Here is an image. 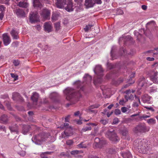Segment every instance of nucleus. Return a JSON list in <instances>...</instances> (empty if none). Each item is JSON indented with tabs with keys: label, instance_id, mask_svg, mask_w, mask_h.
Here are the masks:
<instances>
[{
	"label": "nucleus",
	"instance_id": "15",
	"mask_svg": "<svg viewBox=\"0 0 158 158\" xmlns=\"http://www.w3.org/2000/svg\"><path fill=\"white\" fill-rule=\"evenodd\" d=\"M140 113V112H139L136 114L131 115L130 116V118H129V119L131 120H135L136 121H139L140 120V118H139V116L138 117H136L139 116Z\"/></svg>",
	"mask_w": 158,
	"mask_h": 158
},
{
	"label": "nucleus",
	"instance_id": "34",
	"mask_svg": "<svg viewBox=\"0 0 158 158\" xmlns=\"http://www.w3.org/2000/svg\"><path fill=\"white\" fill-rule=\"evenodd\" d=\"M78 148H85L87 147V145L85 144H84L83 142H82L81 143L77 145Z\"/></svg>",
	"mask_w": 158,
	"mask_h": 158
},
{
	"label": "nucleus",
	"instance_id": "9",
	"mask_svg": "<svg viewBox=\"0 0 158 158\" xmlns=\"http://www.w3.org/2000/svg\"><path fill=\"white\" fill-rule=\"evenodd\" d=\"M157 71H154L152 72L151 75L150 77L151 80L154 83L156 84L158 83V80L157 77Z\"/></svg>",
	"mask_w": 158,
	"mask_h": 158
},
{
	"label": "nucleus",
	"instance_id": "27",
	"mask_svg": "<svg viewBox=\"0 0 158 158\" xmlns=\"http://www.w3.org/2000/svg\"><path fill=\"white\" fill-rule=\"evenodd\" d=\"M33 5L34 7L41 8L42 7V4L40 3V0H34Z\"/></svg>",
	"mask_w": 158,
	"mask_h": 158
},
{
	"label": "nucleus",
	"instance_id": "25",
	"mask_svg": "<svg viewBox=\"0 0 158 158\" xmlns=\"http://www.w3.org/2000/svg\"><path fill=\"white\" fill-rule=\"evenodd\" d=\"M121 154L123 158H131L132 157V155L128 151L122 153Z\"/></svg>",
	"mask_w": 158,
	"mask_h": 158
},
{
	"label": "nucleus",
	"instance_id": "51",
	"mask_svg": "<svg viewBox=\"0 0 158 158\" xmlns=\"http://www.w3.org/2000/svg\"><path fill=\"white\" fill-rule=\"evenodd\" d=\"M13 64L15 66H18L19 64V61L18 60H15L13 61Z\"/></svg>",
	"mask_w": 158,
	"mask_h": 158
},
{
	"label": "nucleus",
	"instance_id": "41",
	"mask_svg": "<svg viewBox=\"0 0 158 158\" xmlns=\"http://www.w3.org/2000/svg\"><path fill=\"white\" fill-rule=\"evenodd\" d=\"M150 116V115H143L141 116H139V118H140V120H142L143 119H145V118H149Z\"/></svg>",
	"mask_w": 158,
	"mask_h": 158
},
{
	"label": "nucleus",
	"instance_id": "35",
	"mask_svg": "<svg viewBox=\"0 0 158 158\" xmlns=\"http://www.w3.org/2000/svg\"><path fill=\"white\" fill-rule=\"evenodd\" d=\"M128 130L127 129H124L122 131V134L123 136H124L123 137L125 139V136L127 135L128 134Z\"/></svg>",
	"mask_w": 158,
	"mask_h": 158
},
{
	"label": "nucleus",
	"instance_id": "58",
	"mask_svg": "<svg viewBox=\"0 0 158 158\" xmlns=\"http://www.w3.org/2000/svg\"><path fill=\"white\" fill-rule=\"evenodd\" d=\"M145 108H146L148 110H152L153 111H154V109L151 107H145Z\"/></svg>",
	"mask_w": 158,
	"mask_h": 158
},
{
	"label": "nucleus",
	"instance_id": "10",
	"mask_svg": "<svg viewBox=\"0 0 158 158\" xmlns=\"http://www.w3.org/2000/svg\"><path fill=\"white\" fill-rule=\"evenodd\" d=\"M95 145L96 148H101L102 147L103 145L105 144L106 142L103 140H100L98 138H95L94 140Z\"/></svg>",
	"mask_w": 158,
	"mask_h": 158
},
{
	"label": "nucleus",
	"instance_id": "26",
	"mask_svg": "<svg viewBox=\"0 0 158 158\" xmlns=\"http://www.w3.org/2000/svg\"><path fill=\"white\" fill-rule=\"evenodd\" d=\"M8 118L7 116L5 115H3L0 117V122L2 123H7Z\"/></svg>",
	"mask_w": 158,
	"mask_h": 158
},
{
	"label": "nucleus",
	"instance_id": "46",
	"mask_svg": "<svg viewBox=\"0 0 158 158\" xmlns=\"http://www.w3.org/2000/svg\"><path fill=\"white\" fill-rule=\"evenodd\" d=\"M134 34L135 35H137V39H139V37L140 36H141V35L137 31H135L134 32Z\"/></svg>",
	"mask_w": 158,
	"mask_h": 158
},
{
	"label": "nucleus",
	"instance_id": "50",
	"mask_svg": "<svg viewBox=\"0 0 158 158\" xmlns=\"http://www.w3.org/2000/svg\"><path fill=\"white\" fill-rule=\"evenodd\" d=\"M100 122L104 125H106L108 123V121L105 119L102 120L100 121Z\"/></svg>",
	"mask_w": 158,
	"mask_h": 158
},
{
	"label": "nucleus",
	"instance_id": "55",
	"mask_svg": "<svg viewBox=\"0 0 158 158\" xmlns=\"http://www.w3.org/2000/svg\"><path fill=\"white\" fill-rule=\"evenodd\" d=\"M108 67L109 69H111L112 68H114L113 65L111 64H108Z\"/></svg>",
	"mask_w": 158,
	"mask_h": 158
},
{
	"label": "nucleus",
	"instance_id": "45",
	"mask_svg": "<svg viewBox=\"0 0 158 158\" xmlns=\"http://www.w3.org/2000/svg\"><path fill=\"white\" fill-rule=\"evenodd\" d=\"M128 110V109L126 107H123L121 108L122 111L124 113L126 112Z\"/></svg>",
	"mask_w": 158,
	"mask_h": 158
},
{
	"label": "nucleus",
	"instance_id": "31",
	"mask_svg": "<svg viewBox=\"0 0 158 158\" xmlns=\"http://www.w3.org/2000/svg\"><path fill=\"white\" fill-rule=\"evenodd\" d=\"M91 129L90 126L88 124L86 126L84 127L82 129V131H87L90 130Z\"/></svg>",
	"mask_w": 158,
	"mask_h": 158
},
{
	"label": "nucleus",
	"instance_id": "23",
	"mask_svg": "<svg viewBox=\"0 0 158 158\" xmlns=\"http://www.w3.org/2000/svg\"><path fill=\"white\" fill-rule=\"evenodd\" d=\"M151 97L148 95H144L142 97V99L144 103H149Z\"/></svg>",
	"mask_w": 158,
	"mask_h": 158
},
{
	"label": "nucleus",
	"instance_id": "48",
	"mask_svg": "<svg viewBox=\"0 0 158 158\" xmlns=\"http://www.w3.org/2000/svg\"><path fill=\"white\" fill-rule=\"evenodd\" d=\"M114 113L116 115H119L121 114L120 110L119 109H116L115 110Z\"/></svg>",
	"mask_w": 158,
	"mask_h": 158
},
{
	"label": "nucleus",
	"instance_id": "36",
	"mask_svg": "<svg viewBox=\"0 0 158 158\" xmlns=\"http://www.w3.org/2000/svg\"><path fill=\"white\" fill-rule=\"evenodd\" d=\"M54 27L56 30H59L60 28V22H57L55 23Z\"/></svg>",
	"mask_w": 158,
	"mask_h": 158
},
{
	"label": "nucleus",
	"instance_id": "28",
	"mask_svg": "<svg viewBox=\"0 0 158 158\" xmlns=\"http://www.w3.org/2000/svg\"><path fill=\"white\" fill-rule=\"evenodd\" d=\"M73 5L72 2H69L66 7H65V9L69 12H70L73 10Z\"/></svg>",
	"mask_w": 158,
	"mask_h": 158
},
{
	"label": "nucleus",
	"instance_id": "42",
	"mask_svg": "<svg viewBox=\"0 0 158 158\" xmlns=\"http://www.w3.org/2000/svg\"><path fill=\"white\" fill-rule=\"evenodd\" d=\"M92 26V25H86V26L84 28V29L86 32H87L89 31V29H90L91 28V27Z\"/></svg>",
	"mask_w": 158,
	"mask_h": 158
},
{
	"label": "nucleus",
	"instance_id": "54",
	"mask_svg": "<svg viewBox=\"0 0 158 158\" xmlns=\"http://www.w3.org/2000/svg\"><path fill=\"white\" fill-rule=\"evenodd\" d=\"M51 153L50 152H44L43 154H42L41 155V156L42 157V158H48L46 157H44V156H43V155H44V154H50V153Z\"/></svg>",
	"mask_w": 158,
	"mask_h": 158
},
{
	"label": "nucleus",
	"instance_id": "30",
	"mask_svg": "<svg viewBox=\"0 0 158 158\" xmlns=\"http://www.w3.org/2000/svg\"><path fill=\"white\" fill-rule=\"evenodd\" d=\"M18 6L21 7L26 8L28 6V4L26 2H20L19 3Z\"/></svg>",
	"mask_w": 158,
	"mask_h": 158
},
{
	"label": "nucleus",
	"instance_id": "6",
	"mask_svg": "<svg viewBox=\"0 0 158 158\" xmlns=\"http://www.w3.org/2000/svg\"><path fill=\"white\" fill-rule=\"evenodd\" d=\"M105 135L106 137L114 142H116L118 140V137L115 134L114 129L111 127H110L106 133Z\"/></svg>",
	"mask_w": 158,
	"mask_h": 158
},
{
	"label": "nucleus",
	"instance_id": "56",
	"mask_svg": "<svg viewBox=\"0 0 158 158\" xmlns=\"http://www.w3.org/2000/svg\"><path fill=\"white\" fill-rule=\"evenodd\" d=\"M146 59L148 61H153L154 60L153 57H147Z\"/></svg>",
	"mask_w": 158,
	"mask_h": 158
},
{
	"label": "nucleus",
	"instance_id": "24",
	"mask_svg": "<svg viewBox=\"0 0 158 158\" xmlns=\"http://www.w3.org/2000/svg\"><path fill=\"white\" fill-rule=\"evenodd\" d=\"M99 107V106L98 105H95L91 106L90 107H89L88 109H87L86 110V111L87 112L90 113L93 112H95V110H92V109L93 108H98Z\"/></svg>",
	"mask_w": 158,
	"mask_h": 158
},
{
	"label": "nucleus",
	"instance_id": "8",
	"mask_svg": "<svg viewBox=\"0 0 158 158\" xmlns=\"http://www.w3.org/2000/svg\"><path fill=\"white\" fill-rule=\"evenodd\" d=\"M39 16L38 13L35 14L31 12L30 14V20L31 23L36 22L39 21Z\"/></svg>",
	"mask_w": 158,
	"mask_h": 158
},
{
	"label": "nucleus",
	"instance_id": "18",
	"mask_svg": "<svg viewBox=\"0 0 158 158\" xmlns=\"http://www.w3.org/2000/svg\"><path fill=\"white\" fill-rule=\"evenodd\" d=\"M95 4V2L93 0H85V5L87 7H92Z\"/></svg>",
	"mask_w": 158,
	"mask_h": 158
},
{
	"label": "nucleus",
	"instance_id": "11",
	"mask_svg": "<svg viewBox=\"0 0 158 158\" xmlns=\"http://www.w3.org/2000/svg\"><path fill=\"white\" fill-rule=\"evenodd\" d=\"M148 81L145 79L143 77H142L139 81L138 85L142 87L144 85L147 86L151 85V84L148 82Z\"/></svg>",
	"mask_w": 158,
	"mask_h": 158
},
{
	"label": "nucleus",
	"instance_id": "57",
	"mask_svg": "<svg viewBox=\"0 0 158 158\" xmlns=\"http://www.w3.org/2000/svg\"><path fill=\"white\" fill-rule=\"evenodd\" d=\"M6 105L7 106L8 109L9 110H11V106L9 103H8V104H6Z\"/></svg>",
	"mask_w": 158,
	"mask_h": 158
},
{
	"label": "nucleus",
	"instance_id": "21",
	"mask_svg": "<svg viewBox=\"0 0 158 158\" xmlns=\"http://www.w3.org/2000/svg\"><path fill=\"white\" fill-rule=\"evenodd\" d=\"M39 98V94L36 92L33 93L31 97V99L34 103H36Z\"/></svg>",
	"mask_w": 158,
	"mask_h": 158
},
{
	"label": "nucleus",
	"instance_id": "19",
	"mask_svg": "<svg viewBox=\"0 0 158 158\" xmlns=\"http://www.w3.org/2000/svg\"><path fill=\"white\" fill-rule=\"evenodd\" d=\"M22 133L24 135H26L29 130L30 126L27 125H23L22 126Z\"/></svg>",
	"mask_w": 158,
	"mask_h": 158
},
{
	"label": "nucleus",
	"instance_id": "39",
	"mask_svg": "<svg viewBox=\"0 0 158 158\" xmlns=\"http://www.w3.org/2000/svg\"><path fill=\"white\" fill-rule=\"evenodd\" d=\"M11 77L13 78L14 80H17L18 79V75L14 73H11Z\"/></svg>",
	"mask_w": 158,
	"mask_h": 158
},
{
	"label": "nucleus",
	"instance_id": "29",
	"mask_svg": "<svg viewBox=\"0 0 158 158\" xmlns=\"http://www.w3.org/2000/svg\"><path fill=\"white\" fill-rule=\"evenodd\" d=\"M12 98L14 100H16L19 98L20 96L19 94L17 93H14L12 94Z\"/></svg>",
	"mask_w": 158,
	"mask_h": 158
},
{
	"label": "nucleus",
	"instance_id": "22",
	"mask_svg": "<svg viewBox=\"0 0 158 158\" xmlns=\"http://www.w3.org/2000/svg\"><path fill=\"white\" fill-rule=\"evenodd\" d=\"M5 7L2 5H0V19L2 20L3 16V14L5 10Z\"/></svg>",
	"mask_w": 158,
	"mask_h": 158
},
{
	"label": "nucleus",
	"instance_id": "38",
	"mask_svg": "<svg viewBox=\"0 0 158 158\" xmlns=\"http://www.w3.org/2000/svg\"><path fill=\"white\" fill-rule=\"evenodd\" d=\"M115 49V47H113L112 48L111 51V56L112 57L113 60H114L116 58V57H115L114 55V49Z\"/></svg>",
	"mask_w": 158,
	"mask_h": 158
},
{
	"label": "nucleus",
	"instance_id": "16",
	"mask_svg": "<svg viewBox=\"0 0 158 158\" xmlns=\"http://www.w3.org/2000/svg\"><path fill=\"white\" fill-rule=\"evenodd\" d=\"M57 7L59 8H62L65 5V0H57L56 3Z\"/></svg>",
	"mask_w": 158,
	"mask_h": 158
},
{
	"label": "nucleus",
	"instance_id": "59",
	"mask_svg": "<svg viewBox=\"0 0 158 158\" xmlns=\"http://www.w3.org/2000/svg\"><path fill=\"white\" fill-rule=\"evenodd\" d=\"M74 1L78 4H79L82 2V0H74Z\"/></svg>",
	"mask_w": 158,
	"mask_h": 158
},
{
	"label": "nucleus",
	"instance_id": "32",
	"mask_svg": "<svg viewBox=\"0 0 158 158\" xmlns=\"http://www.w3.org/2000/svg\"><path fill=\"white\" fill-rule=\"evenodd\" d=\"M147 123L150 124H154L156 123V120L153 118H151L148 119L147 121Z\"/></svg>",
	"mask_w": 158,
	"mask_h": 158
},
{
	"label": "nucleus",
	"instance_id": "4",
	"mask_svg": "<svg viewBox=\"0 0 158 158\" xmlns=\"http://www.w3.org/2000/svg\"><path fill=\"white\" fill-rule=\"evenodd\" d=\"M60 128L65 129L64 132L61 133L60 136V139L70 136L72 134V128L69 126L68 123H65L63 126H60Z\"/></svg>",
	"mask_w": 158,
	"mask_h": 158
},
{
	"label": "nucleus",
	"instance_id": "5",
	"mask_svg": "<svg viewBox=\"0 0 158 158\" xmlns=\"http://www.w3.org/2000/svg\"><path fill=\"white\" fill-rule=\"evenodd\" d=\"M94 71L95 73L98 77L97 80H94V83L95 84L97 83H100L102 81L101 77L103 75V70L101 65H98L96 66L95 67L94 69Z\"/></svg>",
	"mask_w": 158,
	"mask_h": 158
},
{
	"label": "nucleus",
	"instance_id": "14",
	"mask_svg": "<svg viewBox=\"0 0 158 158\" xmlns=\"http://www.w3.org/2000/svg\"><path fill=\"white\" fill-rule=\"evenodd\" d=\"M42 15L45 19H49L50 15V11L47 9H44L41 13Z\"/></svg>",
	"mask_w": 158,
	"mask_h": 158
},
{
	"label": "nucleus",
	"instance_id": "53",
	"mask_svg": "<svg viewBox=\"0 0 158 158\" xmlns=\"http://www.w3.org/2000/svg\"><path fill=\"white\" fill-rule=\"evenodd\" d=\"M95 2V4L97 3L98 4H100L102 3L101 0H93Z\"/></svg>",
	"mask_w": 158,
	"mask_h": 158
},
{
	"label": "nucleus",
	"instance_id": "47",
	"mask_svg": "<svg viewBox=\"0 0 158 158\" xmlns=\"http://www.w3.org/2000/svg\"><path fill=\"white\" fill-rule=\"evenodd\" d=\"M80 120H79L77 121V123L78 124H81L82 123L81 121H87L88 120H86L85 119H83L81 118V117H80Z\"/></svg>",
	"mask_w": 158,
	"mask_h": 158
},
{
	"label": "nucleus",
	"instance_id": "13",
	"mask_svg": "<svg viewBox=\"0 0 158 158\" xmlns=\"http://www.w3.org/2000/svg\"><path fill=\"white\" fill-rule=\"evenodd\" d=\"M44 30L48 32L51 31L52 28V24L51 22L45 23L44 25Z\"/></svg>",
	"mask_w": 158,
	"mask_h": 158
},
{
	"label": "nucleus",
	"instance_id": "43",
	"mask_svg": "<svg viewBox=\"0 0 158 158\" xmlns=\"http://www.w3.org/2000/svg\"><path fill=\"white\" fill-rule=\"evenodd\" d=\"M116 13L118 15H122L123 13V11L120 9H118Z\"/></svg>",
	"mask_w": 158,
	"mask_h": 158
},
{
	"label": "nucleus",
	"instance_id": "63",
	"mask_svg": "<svg viewBox=\"0 0 158 158\" xmlns=\"http://www.w3.org/2000/svg\"><path fill=\"white\" fill-rule=\"evenodd\" d=\"M70 117L69 116H68L67 117H66L65 118V122H69V118Z\"/></svg>",
	"mask_w": 158,
	"mask_h": 158
},
{
	"label": "nucleus",
	"instance_id": "20",
	"mask_svg": "<svg viewBox=\"0 0 158 158\" xmlns=\"http://www.w3.org/2000/svg\"><path fill=\"white\" fill-rule=\"evenodd\" d=\"M15 13L16 15L19 17H24L25 16V13L24 11L22 9H18L16 10Z\"/></svg>",
	"mask_w": 158,
	"mask_h": 158
},
{
	"label": "nucleus",
	"instance_id": "33",
	"mask_svg": "<svg viewBox=\"0 0 158 158\" xmlns=\"http://www.w3.org/2000/svg\"><path fill=\"white\" fill-rule=\"evenodd\" d=\"M10 129L11 132H15L17 134L19 133L17 127L15 128L14 127H10Z\"/></svg>",
	"mask_w": 158,
	"mask_h": 158
},
{
	"label": "nucleus",
	"instance_id": "12",
	"mask_svg": "<svg viewBox=\"0 0 158 158\" xmlns=\"http://www.w3.org/2000/svg\"><path fill=\"white\" fill-rule=\"evenodd\" d=\"M3 40L4 44L5 46H7L10 42V40L9 36L6 33L2 35Z\"/></svg>",
	"mask_w": 158,
	"mask_h": 158
},
{
	"label": "nucleus",
	"instance_id": "2",
	"mask_svg": "<svg viewBox=\"0 0 158 158\" xmlns=\"http://www.w3.org/2000/svg\"><path fill=\"white\" fill-rule=\"evenodd\" d=\"M56 139L54 136L52 137L49 133H42L37 135H35L32 138V141L35 144H41L46 140L51 142H54Z\"/></svg>",
	"mask_w": 158,
	"mask_h": 158
},
{
	"label": "nucleus",
	"instance_id": "64",
	"mask_svg": "<svg viewBox=\"0 0 158 158\" xmlns=\"http://www.w3.org/2000/svg\"><path fill=\"white\" fill-rule=\"evenodd\" d=\"M135 74V73L134 72H133L130 75L131 78L133 77Z\"/></svg>",
	"mask_w": 158,
	"mask_h": 158
},
{
	"label": "nucleus",
	"instance_id": "40",
	"mask_svg": "<svg viewBox=\"0 0 158 158\" xmlns=\"http://www.w3.org/2000/svg\"><path fill=\"white\" fill-rule=\"evenodd\" d=\"M80 152L77 150H74L71 152V154L73 155H76L78 154Z\"/></svg>",
	"mask_w": 158,
	"mask_h": 158
},
{
	"label": "nucleus",
	"instance_id": "60",
	"mask_svg": "<svg viewBox=\"0 0 158 158\" xmlns=\"http://www.w3.org/2000/svg\"><path fill=\"white\" fill-rule=\"evenodd\" d=\"M125 93L127 95H129L131 93V90L130 89H128L126 91Z\"/></svg>",
	"mask_w": 158,
	"mask_h": 158
},
{
	"label": "nucleus",
	"instance_id": "37",
	"mask_svg": "<svg viewBox=\"0 0 158 158\" xmlns=\"http://www.w3.org/2000/svg\"><path fill=\"white\" fill-rule=\"evenodd\" d=\"M73 143V141L72 140L69 139L66 141V144L69 146L72 145Z\"/></svg>",
	"mask_w": 158,
	"mask_h": 158
},
{
	"label": "nucleus",
	"instance_id": "17",
	"mask_svg": "<svg viewBox=\"0 0 158 158\" xmlns=\"http://www.w3.org/2000/svg\"><path fill=\"white\" fill-rule=\"evenodd\" d=\"M19 32L17 30L13 29L10 32V34L14 39H17L19 38Z\"/></svg>",
	"mask_w": 158,
	"mask_h": 158
},
{
	"label": "nucleus",
	"instance_id": "44",
	"mask_svg": "<svg viewBox=\"0 0 158 158\" xmlns=\"http://www.w3.org/2000/svg\"><path fill=\"white\" fill-rule=\"evenodd\" d=\"M127 101V99L125 101V100L123 99H122L120 100L119 102V104L121 105L124 106L125 105V103Z\"/></svg>",
	"mask_w": 158,
	"mask_h": 158
},
{
	"label": "nucleus",
	"instance_id": "49",
	"mask_svg": "<svg viewBox=\"0 0 158 158\" xmlns=\"http://www.w3.org/2000/svg\"><path fill=\"white\" fill-rule=\"evenodd\" d=\"M52 19L53 21H55L57 19V16L56 14L52 15Z\"/></svg>",
	"mask_w": 158,
	"mask_h": 158
},
{
	"label": "nucleus",
	"instance_id": "3",
	"mask_svg": "<svg viewBox=\"0 0 158 158\" xmlns=\"http://www.w3.org/2000/svg\"><path fill=\"white\" fill-rule=\"evenodd\" d=\"M83 82H81L79 81H77L74 84L77 87L80 88V90H83V85H84V83H86V84L89 83L92 80V77L88 74H85L83 77Z\"/></svg>",
	"mask_w": 158,
	"mask_h": 158
},
{
	"label": "nucleus",
	"instance_id": "61",
	"mask_svg": "<svg viewBox=\"0 0 158 158\" xmlns=\"http://www.w3.org/2000/svg\"><path fill=\"white\" fill-rule=\"evenodd\" d=\"M151 23H153V24H154L155 23V22L153 21H152L147 23V25H148Z\"/></svg>",
	"mask_w": 158,
	"mask_h": 158
},
{
	"label": "nucleus",
	"instance_id": "7",
	"mask_svg": "<svg viewBox=\"0 0 158 158\" xmlns=\"http://www.w3.org/2000/svg\"><path fill=\"white\" fill-rule=\"evenodd\" d=\"M135 129L138 132L142 133L149 131L150 127L146 126L145 124L142 123L137 125Z\"/></svg>",
	"mask_w": 158,
	"mask_h": 158
},
{
	"label": "nucleus",
	"instance_id": "1",
	"mask_svg": "<svg viewBox=\"0 0 158 158\" xmlns=\"http://www.w3.org/2000/svg\"><path fill=\"white\" fill-rule=\"evenodd\" d=\"M64 93L66 95V99L70 102L69 103L67 104L68 106L70 105L75 103L81 97L80 92L75 93V90L70 87L66 89L64 91Z\"/></svg>",
	"mask_w": 158,
	"mask_h": 158
},
{
	"label": "nucleus",
	"instance_id": "62",
	"mask_svg": "<svg viewBox=\"0 0 158 158\" xmlns=\"http://www.w3.org/2000/svg\"><path fill=\"white\" fill-rule=\"evenodd\" d=\"M89 125L90 126L91 125L92 126H96L97 125V124L95 123H89Z\"/></svg>",
	"mask_w": 158,
	"mask_h": 158
},
{
	"label": "nucleus",
	"instance_id": "52",
	"mask_svg": "<svg viewBox=\"0 0 158 158\" xmlns=\"http://www.w3.org/2000/svg\"><path fill=\"white\" fill-rule=\"evenodd\" d=\"M118 122V120L117 118H114L113 120V124H115L117 123Z\"/></svg>",
	"mask_w": 158,
	"mask_h": 158
}]
</instances>
